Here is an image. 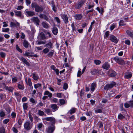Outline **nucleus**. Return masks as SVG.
I'll return each instance as SVG.
<instances>
[{
    "label": "nucleus",
    "mask_w": 133,
    "mask_h": 133,
    "mask_svg": "<svg viewBox=\"0 0 133 133\" xmlns=\"http://www.w3.org/2000/svg\"><path fill=\"white\" fill-rule=\"evenodd\" d=\"M52 44L51 42H49L46 45V46L49 48H52Z\"/></svg>",
    "instance_id": "nucleus-44"
},
{
    "label": "nucleus",
    "mask_w": 133,
    "mask_h": 133,
    "mask_svg": "<svg viewBox=\"0 0 133 133\" xmlns=\"http://www.w3.org/2000/svg\"><path fill=\"white\" fill-rule=\"evenodd\" d=\"M98 124L99 125V128H102L103 127V123L99 121L98 122Z\"/></svg>",
    "instance_id": "nucleus-57"
},
{
    "label": "nucleus",
    "mask_w": 133,
    "mask_h": 133,
    "mask_svg": "<svg viewBox=\"0 0 133 133\" xmlns=\"http://www.w3.org/2000/svg\"><path fill=\"white\" fill-rule=\"evenodd\" d=\"M32 20L38 26L39 25L40 21L37 17H33L32 19Z\"/></svg>",
    "instance_id": "nucleus-14"
},
{
    "label": "nucleus",
    "mask_w": 133,
    "mask_h": 133,
    "mask_svg": "<svg viewBox=\"0 0 133 133\" xmlns=\"http://www.w3.org/2000/svg\"><path fill=\"white\" fill-rule=\"evenodd\" d=\"M55 128V127L53 125L49 126L46 129L45 132L46 133H53Z\"/></svg>",
    "instance_id": "nucleus-6"
},
{
    "label": "nucleus",
    "mask_w": 133,
    "mask_h": 133,
    "mask_svg": "<svg viewBox=\"0 0 133 133\" xmlns=\"http://www.w3.org/2000/svg\"><path fill=\"white\" fill-rule=\"evenodd\" d=\"M28 116L29 118V119L30 120L31 122L32 123V122L33 120V118L32 117V116L30 114H29Z\"/></svg>",
    "instance_id": "nucleus-50"
},
{
    "label": "nucleus",
    "mask_w": 133,
    "mask_h": 133,
    "mask_svg": "<svg viewBox=\"0 0 133 133\" xmlns=\"http://www.w3.org/2000/svg\"><path fill=\"white\" fill-rule=\"evenodd\" d=\"M1 85L3 86V88H5L6 90H7L11 92H12L14 88L12 87H8L5 85V84L2 83L1 84Z\"/></svg>",
    "instance_id": "nucleus-7"
},
{
    "label": "nucleus",
    "mask_w": 133,
    "mask_h": 133,
    "mask_svg": "<svg viewBox=\"0 0 133 133\" xmlns=\"http://www.w3.org/2000/svg\"><path fill=\"white\" fill-rule=\"evenodd\" d=\"M95 113H101L102 112V110L100 109H98L95 110Z\"/></svg>",
    "instance_id": "nucleus-55"
},
{
    "label": "nucleus",
    "mask_w": 133,
    "mask_h": 133,
    "mask_svg": "<svg viewBox=\"0 0 133 133\" xmlns=\"http://www.w3.org/2000/svg\"><path fill=\"white\" fill-rule=\"evenodd\" d=\"M126 24L123 20H121L119 22V26H123L125 25Z\"/></svg>",
    "instance_id": "nucleus-42"
},
{
    "label": "nucleus",
    "mask_w": 133,
    "mask_h": 133,
    "mask_svg": "<svg viewBox=\"0 0 133 133\" xmlns=\"http://www.w3.org/2000/svg\"><path fill=\"white\" fill-rule=\"evenodd\" d=\"M96 86V84L95 83H92L91 85V90L93 92L95 90Z\"/></svg>",
    "instance_id": "nucleus-23"
},
{
    "label": "nucleus",
    "mask_w": 133,
    "mask_h": 133,
    "mask_svg": "<svg viewBox=\"0 0 133 133\" xmlns=\"http://www.w3.org/2000/svg\"><path fill=\"white\" fill-rule=\"evenodd\" d=\"M11 115L12 116V118L13 119H15L16 116V113L14 112H12L11 113Z\"/></svg>",
    "instance_id": "nucleus-46"
},
{
    "label": "nucleus",
    "mask_w": 133,
    "mask_h": 133,
    "mask_svg": "<svg viewBox=\"0 0 133 133\" xmlns=\"http://www.w3.org/2000/svg\"><path fill=\"white\" fill-rule=\"evenodd\" d=\"M17 87L20 90H23L24 89V87L22 81L18 83Z\"/></svg>",
    "instance_id": "nucleus-9"
},
{
    "label": "nucleus",
    "mask_w": 133,
    "mask_h": 133,
    "mask_svg": "<svg viewBox=\"0 0 133 133\" xmlns=\"http://www.w3.org/2000/svg\"><path fill=\"white\" fill-rule=\"evenodd\" d=\"M85 0H82L76 3L75 5V7L77 9H79L84 4Z\"/></svg>",
    "instance_id": "nucleus-5"
},
{
    "label": "nucleus",
    "mask_w": 133,
    "mask_h": 133,
    "mask_svg": "<svg viewBox=\"0 0 133 133\" xmlns=\"http://www.w3.org/2000/svg\"><path fill=\"white\" fill-rule=\"evenodd\" d=\"M31 5L32 8H35V10L37 12H41L43 10L42 6H40L36 2L32 3Z\"/></svg>",
    "instance_id": "nucleus-1"
},
{
    "label": "nucleus",
    "mask_w": 133,
    "mask_h": 133,
    "mask_svg": "<svg viewBox=\"0 0 133 133\" xmlns=\"http://www.w3.org/2000/svg\"><path fill=\"white\" fill-rule=\"evenodd\" d=\"M44 119L46 121L52 122L53 123H55V119L54 117H49L44 118Z\"/></svg>",
    "instance_id": "nucleus-11"
},
{
    "label": "nucleus",
    "mask_w": 133,
    "mask_h": 133,
    "mask_svg": "<svg viewBox=\"0 0 133 133\" xmlns=\"http://www.w3.org/2000/svg\"><path fill=\"white\" fill-rule=\"evenodd\" d=\"M30 45L29 43L28 42L25 40H24L23 43V45L26 48H27L29 46V45Z\"/></svg>",
    "instance_id": "nucleus-32"
},
{
    "label": "nucleus",
    "mask_w": 133,
    "mask_h": 133,
    "mask_svg": "<svg viewBox=\"0 0 133 133\" xmlns=\"http://www.w3.org/2000/svg\"><path fill=\"white\" fill-rule=\"evenodd\" d=\"M94 63L96 65H98L100 64L101 62L98 60L95 59L94 61Z\"/></svg>",
    "instance_id": "nucleus-47"
},
{
    "label": "nucleus",
    "mask_w": 133,
    "mask_h": 133,
    "mask_svg": "<svg viewBox=\"0 0 133 133\" xmlns=\"http://www.w3.org/2000/svg\"><path fill=\"white\" fill-rule=\"evenodd\" d=\"M43 126V125L42 123H39L37 124V127L38 130H41Z\"/></svg>",
    "instance_id": "nucleus-29"
},
{
    "label": "nucleus",
    "mask_w": 133,
    "mask_h": 133,
    "mask_svg": "<svg viewBox=\"0 0 133 133\" xmlns=\"http://www.w3.org/2000/svg\"><path fill=\"white\" fill-rule=\"evenodd\" d=\"M33 125L32 123L28 121H26L24 124V129L28 131L30 130L32 128Z\"/></svg>",
    "instance_id": "nucleus-2"
},
{
    "label": "nucleus",
    "mask_w": 133,
    "mask_h": 133,
    "mask_svg": "<svg viewBox=\"0 0 133 133\" xmlns=\"http://www.w3.org/2000/svg\"><path fill=\"white\" fill-rule=\"evenodd\" d=\"M39 17L41 18H43L47 21H48L49 18L45 14H40L39 15Z\"/></svg>",
    "instance_id": "nucleus-15"
},
{
    "label": "nucleus",
    "mask_w": 133,
    "mask_h": 133,
    "mask_svg": "<svg viewBox=\"0 0 133 133\" xmlns=\"http://www.w3.org/2000/svg\"><path fill=\"white\" fill-rule=\"evenodd\" d=\"M115 26L114 24H112L110 27V29L111 31L113 30L115 28Z\"/></svg>",
    "instance_id": "nucleus-59"
},
{
    "label": "nucleus",
    "mask_w": 133,
    "mask_h": 133,
    "mask_svg": "<svg viewBox=\"0 0 133 133\" xmlns=\"http://www.w3.org/2000/svg\"><path fill=\"white\" fill-rule=\"evenodd\" d=\"M5 115V112L2 110H1L0 111V116L1 117H4Z\"/></svg>",
    "instance_id": "nucleus-52"
},
{
    "label": "nucleus",
    "mask_w": 133,
    "mask_h": 133,
    "mask_svg": "<svg viewBox=\"0 0 133 133\" xmlns=\"http://www.w3.org/2000/svg\"><path fill=\"white\" fill-rule=\"evenodd\" d=\"M32 76L33 78L35 80H37L39 78L38 76L35 72H34L32 74Z\"/></svg>",
    "instance_id": "nucleus-33"
},
{
    "label": "nucleus",
    "mask_w": 133,
    "mask_h": 133,
    "mask_svg": "<svg viewBox=\"0 0 133 133\" xmlns=\"http://www.w3.org/2000/svg\"><path fill=\"white\" fill-rule=\"evenodd\" d=\"M87 6L88 7V9H93V7L94 6V5H91L88 4L87 5Z\"/></svg>",
    "instance_id": "nucleus-54"
},
{
    "label": "nucleus",
    "mask_w": 133,
    "mask_h": 133,
    "mask_svg": "<svg viewBox=\"0 0 133 133\" xmlns=\"http://www.w3.org/2000/svg\"><path fill=\"white\" fill-rule=\"evenodd\" d=\"M108 75L110 77H114L116 76V72L112 70H110L109 71L108 73Z\"/></svg>",
    "instance_id": "nucleus-12"
},
{
    "label": "nucleus",
    "mask_w": 133,
    "mask_h": 133,
    "mask_svg": "<svg viewBox=\"0 0 133 133\" xmlns=\"http://www.w3.org/2000/svg\"><path fill=\"white\" fill-rule=\"evenodd\" d=\"M91 73L92 75H95L97 74H101V71H100L97 70L93 69L91 71Z\"/></svg>",
    "instance_id": "nucleus-18"
},
{
    "label": "nucleus",
    "mask_w": 133,
    "mask_h": 133,
    "mask_svg": "<svg viewBox=\"0 0 133 133\" xmlns=\"http://www.w3.org/2000/svg\"><path fill=\"white\" fill-rule=\"evenodd\" d=\"M26 12L29 16H33L35 15V12H34L28 11H26Z\"/></svg>",
    "instance_id": "nucleus-31"
},
{
    "label": "nucleus",
    "mask_w": 133,
    "mask_h": 133,
    "mask_svg": "<svg viewBox=\"0 0 133 133\" xmlns=\"http://www.w3.org/2000/svg\"><path fill=\"white\" fill-rule=\"evenodd\" d=\"M44 95H48L49 97H51L52 96V94L49 91H46L45 92L44 94Z\"/></svg>",
    "instance_id": "nucleus-30"
},
{
    "label": "nucleus",
    "mask_w": 133,
    "mask_h": 133,
    "mask_svg": "<svg viewBox=\"0 0 133 133\" xmlns=\"http://www.w3.org/2000/svg\"><path fill=\"white\" fill-rule=\"evenodd\" d=\"M115 95V92L112 91H110L108 94V95L109 97H114Z\"/></svg>",
    "instance_id": "nucleus-38"
},
{
    "label": "nucleus",
    "mask_w": 133,
    "mask_h": 133,
    "mask_svg": "<svg viewBox=\"0 0 133 133\" xmlns=\"http://www.w3.org/2000/svg\"><path fill=\"white\" fill-rule=\"evenodd\" d=\"M116 84L114 82H112L111 83L106 85L104 87V89L105 90H108L109 89H111L115 86Z\"/></svg>",
    "instance_id": "nucleus-4"
},
{
    "label": "nucleus",
    "mask_w": 133,
    "mask_h": 133,
    "mask_svg": "<svg viewBox=\"0 0 133 133\" xmlns=\"http://www.w3.org/2000/svg\"><path fill=\"white\" fill-rule=\"evenodd\" d=\"M110 39L112 42L117 43L118 42V39L117 38L114 36L111 35L110 36Z\"/></svg>",
    "instance_id": "nucleus-10"
},
{
    "label": "nucleus",
    "mask_w": 133,
    "mask_h": 133,
    "mask_svg": "<svg viewBox=\"0 0 133 133\" xmlns=\"http://www.w3.org/2000/svg\"><path fill=\"white\" fill-rule=\"evenodd\" d=\"M68 88V85L66 83H65L63 85V88L65 90H66Z\"/></svg>",
    "instance_id": "nucleus-61"
},
{
    "label": "nucleus",
    "mask_w": 133,
    "mask_h": 133,
    "mask_svg": "<svg viewBox=\"0 0 133 133\" xmlns=\"http://www.w3.org/2000/svg\"><path fill=\"white\" fill-rule=\"evenodd\" d=\"M114 59L117 63L120 65H122L125 64L124 60L121 58L116 56L114 57Z\"/></svg>",
    "instance_id": "nucleus-3"
},
{
    "label": "nucleus",
    "mask_w": 133,
    "mask_h": 133,
    "mask_svg": "<svg viewBox=\"0 0 133 133\" xmlns=\"http://www.w3.org/2000/svg\"><path fill=\"white\" fill-rule=\"evenodd\" d=\"M30 54H33L34 53L33 52H31V53L28 52V51L25 52V53L24 54V55L25 56H26L28 57H37L38 56V55L37 54H35L33 55Z\"/></svg>",
    "instance_id": "nucleus-8"
},
{
    "label": "nucleus",
    "mask_w": 133,
    "mask_h": 133,
    "mask_svg": "<svg viewBox=\"0 0 133 133\" xmlns=\"http://www.w3.org/2000/svg\"><path fill=\"white\" fill-rule=\"evenodd\" d=\"M125 44L128 45H129L130 44V40L127 39L125 41Z\"/></svg>",
    "instance_id": "nucleus-64"
},
{
    "label": "nucleus",
    "mask_w": 133,
    "mask_h": 133,
    "mask_svg": "<svg viewBox=\"0 0 133 133\" xmlns=\"http://www.w3.org/2000/svg\"><path fill=\"white\" fill-rule=\"evenodd\" d=\"M12 130L15 133H17L18 132L17 130L15 127H12Z\"/></svg>",
    "instance_id": "nucleus-63"
},
{
    "label": "nucleus",
    "mask_w": 133,
    "mask_h": 133,
    "mask_svg": "<svg viewBox=\"0 0 133 133\" xmlns=\"http://www.w3.org/2000/svg\"><path fill=\"white\" fill-rule=\"evenodd\" d=\"M126 33L130 36L133 37V32H131L129 30H127L126 31Z\"/></svg>",
    "instance_id": "nucleus-39"
},
{
    "label": "nucleus",
    "mask_w": 133,
    "mask_h": 133,
    "mask_svg": "<svg viewBox=\"0 0 133 133\" xmlns=\"http://www.w3.org/2000/svg\"><path fill=\"white\" fill-rule=\"evenodd\" d=\"M125 118V117L121 113H119L118 115V118L119 119L122 120L124 119Z\"/></svg>",
    "instance_id": "nucleus-36"
},
{
    "label": "nucleus",
    "mask_w": 133,
    "mask_h": 133,
    "mask_svg": "<svg viewBox=\"0 0 133 133\" xmlns=\"http://www.w3.org/2000/svg\"><path fill=\"white\" fill-rule=\"evenodd\" d=\"M54 51L53 50H52V51H50L48 54L47 56L50 57H51L54 53Z\"/></svg>",
    "instance_id": "nucleus-41"
},
{
    "label": "nucleus",
    "mask_w": 133,
    "mask_h": 133,
    "mask_svg": "<svg viewBox=\"0 0 133 133\" xmlns=\"http://www.w3.org/2000/svg\"><path fill=\"white\" fill-rule=\"evenodd\" d=\"M9 119L7 118L4 119L3 121V122L4 124H6L9 121Z\"/></svg>",
    "instance_id": "nucleus-62"
},
{
    "label": "nucleus",
    "mask_w": 133,
    "mask_h": 133,
    "mask_svg": "<svg viewBox=\"0 0 133 133\" xmlns=\"http://www.w3.org/2000/svg\"><path fill=\"white\" fill-rule=\"evenodd\" d=\"M51 107L53 109V111L55 112L57 110L58 107L56 104H52L51 105Z\"/></svg>",
    "instance_id": "nucleus-19"
},
{
    "label": "nucleus",
    "mask_w": 133,
    "mask_h": 133,
    "mask_svg": "<svg viewBox=\"0 0 133 133\" xmlns=\"http://www.w3.org/2000/svg\"><path fill=\"white\" fill-rule=\"evenodd\" d=\"M76 110V108H73L70 110L69 112L70 114H71L75 112Z\"/></svg>",
    "instance_id": "nucleus-40"
},
{
    "label": "nucleus",
    "mask_w": 133,
    "mask_h": 133,
    "mask_svg": "<svg viewBox=\"0 0 133 133\" xmlns=\"http://www.w3.org/2000/svg\"><path fill=\"white\" fill-rule=\"evenodd\" d=\"M39 36L42 39H44L45 38L44 34L42 32H41L40 33Z\"/></svg>",
    "instance_id": "nucleus-48"
},
{
    "label": "nucleus",
    "mask_w": 133,
    "mask_h": 133,
    "mask_svg": "<svg viewBox=\"0 0 133 133\" xmlns=\"http://www.w3.org/2000/svg\"><path fill=\"white\" fill-rule=\"evenodd\" d=\"M59 102L61 105H64L67 103V101L65 100L62 99H59Z\"/></svg>",
    "instance_id": "nucleus-27"
},
{
    "label": "nucleus",
    "mask_w": 133,
    "mask_h": 133,
    "mask_svg": "<svg viewBox=\"0 0 133 133\" xmlns=\"http://www.w3.org/2000/svg\"><path fill=\"white\" fill-rule=\"evenodd\" d=\"M42 24L43 27L47 29L49 28L48 24L46 22H43Z\"/></svg>",
    "instance_id": "nucleus-37"
},
{
    "label": "nucleus",
    "mask_w": 133,
    "mask_h": 133,
    "mask_svg": "<svg viewBox=\"0 0 133 133\" xmlns=\"http://www.w3.org/2000/svg\"><path fill=\"white\" fill-rule=\"evenodd\" d=\"M58 29L56 27H54L53 28L52 32L53 34L55 35H56L58 33Z\"/></svg>",
    "instance_id": "nucleus-28"
},
{
    "label": "nucleus",
    "mask_w": 133,
    "mask_h": 133,
    "mask_svg": "<svg viewBox=\"0 0 133 133\" xmlns=\"http://www.w3.org/2000/svg\"><path fill=\"white\" fill-rule=\"evenodd\" d=\"M0 133H5V129L3 126L0 127Z\"/></svg>",
    "instance_id": "nucleus-43"
},
{
    "label": "nucleus",
    "mask_w": 133,
    "mask_h": 133,
    "mask_svg": "<svg viewBox=\"0 0 133 133\" xmlns=\"http://www.w3.org/2000/svg\"><path fill=\"white\" fill-rule=\"evenodd\" d=\"M38 114L39 116H46V115L44 114V112L43 111L41 110H38Z\"/></svg>",
    "instance_id": "nucleus-25"
},
{
    "label": "nucleus",
    "mask_w": 133,
    "mask_h": 133,
    "mask_svg": "<svg viewBox=\"0 0 133 133\" xmlns=\"http://www.w3.org/2000/svg\"><path fill=\"white\" fill-rule=\"evenodd\" d=\"M15 15L18 17H21L22 16V12L20 11H18L16 10L14 11Z\"/></svg>",
    "instance_id": "nucleus-26"
},
{
    "label": "nucleus",
    "mask_w": 133,
    "mask_h": 133,
    "mask_svg": "<svg viewBox=\"0 0 133 133\" xmlns=\"http://www.w3.org/2000/svg\"><path fill=\"white\" fill-rule=\"evenodd\" d=\"M62 17L64 22L66 24L68 22V19L67 15L64 14H63L62 16Z\"/></svg>",
    "instance_id": "nucleus-21"
},
{
    "label": "nucleus",
    "mask_w": 133,
    "mask_h": 133,
    "mask_svg": "<svg viewBox=\"0 0 133 133\" xmlns=\"http://www.w3.org/2000/svg\"><path fill=\"white\" fill-rule=\"evenodd\" d=\"M16 49L17 51L20 53L22 52V50L19 48L18 45L17 44L16 45Z\"/></svg>",
    "instance_id": "nucleus-51"
},
{
    "label": "nucleus",
    "mask_w": 133,
    "mask_h": 133,
    "mask_svg": "<svg viewBox=\"0 0 133 133\" xmlns=\"http://www.w3.org/2000/svg\"><path fill=\"white\" fill-rule=\"evenodd\" d=\"M74 17L76 20H79L81 19L82 16L81 14H75Z\"/></svg>",
    "instance_id": "nucleus-20"
},
{
    "label": "nucleus",
    "mask_w": 133,
    "mask_h": 133,
    "mask_svg": "<svg viewBox=\"0 0 133 133\" xmlns=\"http://www.w3.org/2000/svg\"><path fill=\"white\" fill-rule=\"evenodd\" d=\"M20 60L24 64H25L28 66L30 65L29 63L27 61V60L24 57H22L19 58Z\"/></svg>",
    "instance_id": "nucleus-16"
},
{
    "label": "nucleus",
    "mask_w": 133,
    "mask_h": 133,
    "mask_svg": "<svg viewBox=\"0 0 133 133\" xmlns=\"http://www.w3.org/2000/svg\"><path fill=\"white\" fill-rule=\"evenodd\" d=\"M28 84L29 86L30 87H31L32 88H33L32 86V82L31 81V79L30 78H28Z\"/></svg>",
    "instance_id": "nucleus-45"
},
{
    "label": "nucleus",
    "mask_w": 133,
    "mask_h": 133,
    "mask_svg": "<svg viewBox=\"0 0 133 133\" xmlns=\"http://www.w3.org/2000/svg\"><path fill=\"white\" fill-rule=\"evenodd\" d=\"M132 76V73L131 72L127 71L125 73L124 77L126 79L130 78Z\"/></svg>",
    "instance_id": "nucleus-13"
},
{
    "label": "nucleus",
    "mask_w": 133,
    "mask_h": 133,
    "mask_svg": "<svg viewBox=\"0 0 133 133\" xmlns=\"http://www.w3.org/2000/svg\"><path fill=\"white\" fill-rule=\"evenodd\" d=\"M45 112L48 115H50L52 114L51 111L49 109L46 108L44 109Z\"/></svg>",
    "instance_id": "nucleus-35"
},
{
    "label": "nucleus",
    "mask_w": 133,
    "mask_h": 133,
    "mask_svg": "<svg viewBox=\"0 0 133 133\" xmlns=\"http://www.w3.org/2000/svg\"><path fill=\"white\" fill-rule=\"evenodd\" d=\"M109 31H107L105 33L104 37L105 38H107L108 37L109 35Z\"/></svg>",
    "instance_id": "nucleus-58"
},
{
    "label": "nucleus",
    "mask_w": 133,
    "mask_h": 133,
    "mask_svg": "<svg viewBox=\"0 0 133 133\" xmlns=\"http://www.w3.org/2000/svg\"><path fill=\"white\" fill-rule=\"evenodd\" d=\"M5 109L8 114H9L10 113L11 108L9 105H8L5 108Z\"/></svg>",
    "instance_id": "nucleus-24"
},
{
    "label": "nucleus",
    "mask_w": 133,
    "mask_h": 133,
    "mask_svg": "<svg viewBox=\"0 0 133 133\" xmlns=\"http://www.w3.org/2000/svg\"><path fill=\"white\" fill-rule=\"evenodd\" d=\"M0 55L2 58H5L6 56V54L4 52H0Z\"/></svg>",
    "instance_id": "nucleus-53"
},
{
    "label": "nucleus",
    "mask_w": 133,
    "mask_h": 133,
    "mask_svg": "<svg viewBox=\"0 0 133 133\" xmlns=\"http://www.w3.org/2000/svg\"><path fill=\"white\" fill-rule=\"evenodd\" d=\"M42 85L40 83H37L34 85V88L35 89H37V88L41 87Z\"/></svg>",
    "instance_id": "nucleus-49"
},
{
    "label": "nucleus",
    "mask_w": 133,
    "mask_h": 133,
    "mask_svg": "<svg viewBox=\"0 0 133 133\" xmlns=\"http://www.w3.org/2000/svg\"><path fill=\"white\" fill-rule=\"evenodd\" d=\"M49 49L48 48H46L43 50V52L44 53L46 54L48 53L49 52Z\"/></svg>",
    "instance_id": "nucleus-56"
},
{
    "label": "nucleus",
    "mask_w": 133,
    "mask_h": 133,
    "mask_svg": "<svg viewBox=\"0 0 133 133\" xmlns=\"http://www.w3.org/2000/svg\"><path fill=\"white\" fill-rule=\"evenodd\" d=\"M102 67L104 69L108 70L110 68V65L108 63L105 62L103 65Z\"/></svg>",
    "instance_id": "nucleus-22"
},
{
    "label": "nucleus",
    "mask_w": 133,
    "mask_h": 133,
    "mask_svg": "<svg viewBox=\"0 0 133 133\" xmlns=\"http://www.w3.org/2000/svg\"><path fill=\"white\" fill-rule=\"evenodd\" d=\"M19 26V23L18 22L15 23L12 22H10V26L11 28Z\"/></svg>",
    "instance_id": "nucleus-17"
},
{
    "label": "nucleus",
    "mask_w": 133,
    "mask_h": 133,
    "mask_svg": "<svg viewBox=\"0 0 133 133\" xmlns=\"http://www.w3.org/2000/svg\"><path fill=\"white\" fill-rule=\"evenodd\" d=\"M23 107L24 110H27L28 108V103H24L23 104Z\"/></svg>",
    "instance_id": "nucleus-34"
},
{
    "label": "nucleus",
    "mask_w": 133,
    "mask_h": 133,
    "mask_svg": "<svg viewBox=\"0 0 133 133\" xmlns=\"http://www.w3.org/2000/svg\"><path fill=\"white\" fill-rule=\"evenodd\" d=\"M9 30V29L8 28H2V31L4 32H7Z\"/></svg>",
    "instance_id": "nucleus-60"
}]
</instances>
